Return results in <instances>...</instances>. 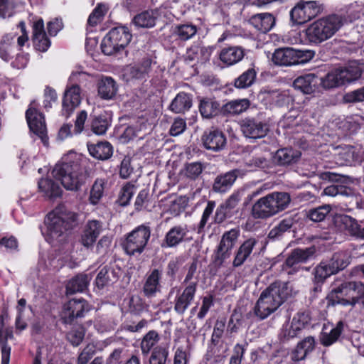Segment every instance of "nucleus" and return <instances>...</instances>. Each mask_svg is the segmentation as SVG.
I'll return each mask as SVG.
<instances>
[{
  "mask_svg": "<svg viewBox=\"0 0 364 364\" xmlns=\"http://www.w3.org/2000/svg\"><path fill=\"white\" fill-rule=\"evenodd\" d=\"M341 15L332 14L321 17L310 23L305 30V36L311 44L318 46L331 38L344 25Z\"/></svg>",
  "mask_w": 364,
  "mask_h": 364,
  "instance_id": "3",
  "label": "nucleus"
},
{
  "mask_svg": "<svg viewBox=\"0 0 364 364\" xmlns=\"http://www.w3.org/2000/svg\"><path fill=\"white\" fill-rule=\"evenodd\" d=\"M250 106V101L248 99H238L231 100L225 104L221 109L224 115L235 116L245 112Z\"/></svg>",
  "mask_w": 364,
  "mask_h": 364,
  "instance_id": "29",
  "label": "nucleus"
},
{
  "mask_svg": "<svg viewBox=\"0 0 364 364\" xmlns=\"http://www.w3.org/2000/svg\"><path fill=\"white\" fill-rule=\"evenodd\" d=\"M168 351L163 347L155 348L149 358V364H165Z\"/></svg>",
  "mask_w": 364,
  "mask_h": 364,
  "instance_id": "60",
  "label": "nucleus"
},
{
  "mask_svg": "<svg viewBox=\"0 0 364 364\" xmlns=\"http://www.w3.org/2000/svg\"><path fill=\"white\" fill-rule=\"evenodd\" d=\"M315 55L311 50H298L290 47L279 48L274 50L272 60L277 65L291 66L304 64L311 60Z\"/></svg>",
  "mask_w": 364,
  "mask_h": 364,
  "instance_id": "7",
  "label": "nucleus"
},
{
  "mask_svg": "<svg viewBox=\"0 0 364 364\" xmlns=\"http://www.w3.org/2000/svg\"><path fill=\"white\" fill-rule=\"evenodd\" d=\"M159 336L156 331H149L143 338L141 343V349L144 354H148L151 349L159 341Z\"/></svg>",
  "mask_w": 364,
  "mask_h": 364,
  "instance_id": "53",
  "label": "nucleus"
},
{
  "mask_svg": "<svg viewBox=\"0 0 364 364\" xmlns=\"http://www.w3.org/2000/svg\"><path fill=\"white\" fill-rule=\"evenodd\" d=\"M107 181L105 178H97L92 184L89 196V201L92 205H97L104 195Z\"/></svg>",
  "mask_w": 364,
  "mask_h": 364,
  "instance_id": "41",
  "label": "nucleus"
},
{
  "mask_svg": "<svg viewBox=\"0 0 364 364\" xmlns=\"http://www.w3.org/2000/svg\"><path fill=\"white\" fill-rule=\"evenodd\" d=\"M350 296L349 282L342 283L340 286L333 288L329 294V298L333 305H341V299H349Z\"/></svg>",
  "mask_w": 364,
  "mask_h": 364,
  "instance_id": "44",
  "label": "nucleus"
},
{
  "mask_svg": "<svg viewBox=\"0 0 364 364\" xmlns=\"http://www.w3.org/2000/svg\"><path fill=\"white\" fill-rule=\"evenodd\" d=\"M109 33L112 36V40L117 41L123 50L129 43L132 37L128 28L125 26L113 28L109 31Z\"/></svg>",
  "mask_w": 364,
  "mask_h": 364,
  "instance_id": "40",
  "label": "nucleus"
},
{
  "mask_svg": "<svg viewBox=\"0 0 364 364\" xmlns=\"http://www.w3.org/2000/svg\"><path fill=\"white\" fill-rule=\"evenodd\" d=\"M88 151L93 157L100 160H106L112 154V146L107 141H102L96 144L89 145Z\"/></svg>",
  "mask_w": 364,
  "mask_h": 364,
  "instance_id": "39",
  "label": "nucleus"
},
{
  "mask_svg": "<svg viewBox=\"0 0 364 364\" xmlns=\"http://www.w3.org/2000/svg\"><path fill=\"white\" fill-rule=\"evenodd\" d=\"M119 276L114 268L112 265H105L102 267L95 279L96 286L99 289L110 286L118 280Z\"/></svg>",
  "mask_w": 364,
  "mask_h": 364,
  "instance_id": "27",
  "label": "nucleus"
},
{
  "mask_svg": "<svg viewBox=\"0 0 364 364\" xmlns=\"http://www.w3.org/2000/svg\"><path fill=\"white\" fill-rule=\"evenodd\" d=\"M85 163L80 156L70 152L55 166L52 175L66 190L77 191L86 181Z\"/></svg>",
  "mask_w": 364,
  "mask_h": 364,
  "instance_id": "1",
  "label": "nucleus"
},
{
  "mask_svg": "<svg viewBox=\"0 0 364 364\" xmlns=\"http://www.w3.org/2000/svg\"><path fill=\"white\" fill-rule=\"evenodd\" d=\"M260 95L262 101L269 107L287 106L291 101V97L286 91L264 90Z\"/></svg>",
  "mask_w": 364,
  "mask_h": 364,
  "instance_id": "18",
  "label": "nucleus"
},
{
  "mask_svg": "<svg viewBox=\"0 0 364 364\" xmlns=\"http://www.w3.org/2000/svg\"><path fill=\"white\" fill-rule=\"evenodd\" d=\"M219 107L220 105L218 102L210 99H203L200 101L199 109L203 117L210 118L218 113Z\"/></svg>",
  "mask_w": 364,
  "mask_h": 364,
  "instance_id": "47",
  "label": "nucleus"
},
{
  "mask_svg": "<svg viewBox=\"0 0 364 364\" xmlns=\"http://www.w3.org/2000/svg\"><path fill=\"white\" fill-rule=\"evenodd\" d=\"M151 60L144 58L139 63L128 68L129 75L136 79H142L151 70Z\"/></svg>",
  "mask_w": 364,
  "mask_h": 364,
  "instance_id": "43",
  "label": "nucleus"
},
{
  "mask_svg": "<svg viewBox=\"0 0 364 364\" xmlns=\"http://www.w3.org/2000/svg\"><path fill=\"white\" fill-rule=\"evenodd\" d=\"M315 252L314 247L294 250L286 259L283 264V269L288 275H293L301 269L309 271V269L301 267V264L307 262L314 255Z\"/></svg>",
  "mask_w": 364,
  "mask_h": 364,
  "instance_id": "11",
  "label": "nucleus"
},
{
  "mask_svg": "<svg viewBox=\"0 0 364 364\" xmlns=\"http://www.w3.org/2000/svg\"><path fill=\"white\" fill-rule=\"evenodd\" d=\"M33 42L36 49L41 52H46L50 46L51 43L46 33L42 19H39L33 24Z\"/></svg>",
  "mask_w": 364,
  "mask_h": 364,
  "instance_id": "23",
  "label": "nucleus"
},
{
  "mask_svg": "<svg viewBox=\"0 0 364 364\" xmlns=\"http://www.w3.org/2000/svg\"><path fill=\"white\" fill-rule=\"evenodd\" d=\"M127 306L129 311L136 315L147 311L149 307L143 299L138 295L132 296L127 302Z\"/></svg>",
  "mask_w": 364,
  "mask_h": 364,
  "instance_id": "50",
  "label": "nucleus"
},
{
  "mask_svg": "<svg viewBox=\"0 0 364 364\" xmlns=\"http://www.w3.org/2000/svg\"><path fill=\"white\" fill-rule=\"evenodd\" d=\"M134 186L129 183L122 188L118 198V202L121 206H126L129 204L134 193Z\"/></svg>",
  "mask_w": 364,
  "mask_h": 364,
  "instance_id": "57",
  "label": "nucleus"
},
{
  "mask_svg": "<svg viewBox=\"0 0 364 364\" xmlns=\"http://www.w3.org/2000/svg\"><path fill=\"white\" fill-rule=\"evenodd\" d=\"M14 36L4 35L0 40V58L4 61H9L14 56Z\"/></svg>",
  "mask_w": 364,
  "mask_h": 364,
  "instance_id": "37",
  "label": "nucleus"
},
{
  "mask_svg": "<svg viewBox=\"0 0 364 364\" xmlns=\"http://www.w3.org/2000/svg\"><path fill=\"white\" fill-rule=\"evenodd\" d=\"M343 328L344 323L343 321H340L329 332L323 331L319 336L321 344L328 347L335 343L341 337L343 331Z\"/></svg>",
  "mask_w": 364,
  "mask_h": 364,
  "instance_id": "34",
  "label": "nucleus"
},
{
  "mask_svg": "<svg viewBox=\"0 0 364 364\" xmlns=\"http://www.w3.org/2000/svg\"><path fill=\"white\" fill-rule=\"evenodd\" d=\"M239 173V170L234 169L224 174L218 176L214 181L213 189L215 192H226L233 185Z\"/></svg>",
  "mask_w": 364,
  "mask_h": 364,
  "instance_id": "28",
  "label": "nucleus"
},
{
  "mask_svg": "<svg viewBox=\"0 0 364 364\" xmlns=\"http://www.w3.org/2000/svg\"><path fill=\"white\" fill-rule=\"evenodd\" d=\"M162 270L154 269L146 274L142 291L147 298L154 297L156 293L161 291L160 280Z\"/></svg>",
  "mask_w": 364,
  "mask_h": 364,
  "instance_id": "22",
  "label": "nucleus"
},
{
  "mask_svg": "<svg viewBox=\"0 0 364 364\" xmlns=\"http://www.w3.org/2000/svg\"><path fill=\"white\" fill-rule=\"evenodd\" d=\"M197 33V28L193 24H181L175 28L174 33L181 41L191 38Z\"/></svg>",
  "mask_w": 364,
  "mask_h": 364,
  "instance_id": "52",
  "label": "nucleus"
},
{
  "mask_svg": "<svg viewBox=\"0 0 364 364\" xmlns=\"http://www.w3.org/2000/svg\"><path fill=\"white\" fill-rule=\"evenodd\" d=\"M188 232L186 225H176L166 234L161 246L162 248L175 247L183 242Z\"/></svg>",
  "mask_w": 364,
  "mask_h": 364,
  "instance_id": "20",
  "label": "nucleus"
},
{
  "mask_svg": "<svg viewBox=\"0 0 364 364\" xmlns=\"http://www.w3.org/2000/svg\"><path fill=\"white\" fill-rule=\"evenodd\" d=\"M348 263L341 252H336L330 259L321 261L314 269V282L316 284L314 291H321L320 284L330 276L345 269Z\"/></svg>",
  "mask_w": 364,
  "mask_h": 364,
  "instance_id": "6",
  "label": "nucleus"
},
{
  "mask_svg": "<svg viewBox=\"0 0 364 364\" xmlns=\"http://www.w3.org/2000/svg\"><path fill=\"white\" fill-rule=\"evenodd\" d=\"M156 12L150 10L136 15L133 18L134 24L140 28H151L156 23Z\"/></svg>",
  "mask_w": 364,
  "mask_h": 364,
  "instance_id": "42",
  "label": "nucleus"
},
{
  "mask_svg": "<svg viewBox=\"0 0 364 364\" xmlns=\"http://www.w3.org/2000/svg\"><path fill=\"white\" fill-rule=\"evenodd\" d=\"M290 294L289 283L273 282L261 293L254 307L255 315L260 320L265 319L285 301Z\"/></svg>",
  "mask_w": 364,
  "mask_h": 364,
  "instance_id": "2",
  "label": "nucleus"
},
{
  "mask_svg": "<svg viewBox=\"0 0 364 364\" xmlns=\"http://www.w3.org/2000/svg\"><path fill=\"white\" fill-rule=\"evenodd\" d=\"M349 299H341L343 306H355L360 301L362 303L364 297V284L360 282H350Z\"/></svg>",
  "mask_w": 364,
  "mask_h": 364,
  "instance_id": "32",
  "label": "nucleus"
},
{
  "mask_svg": "<svg viewBox=\"0 0 364 364\" xmlns=\"http://www.w3.org/2000/svg\"><path fill=\"white\" fill-rule=\"evenodd\" d=\"M240 236V230L234 228L225 232L215 251L214 261L218 264H222L224 261L231 255V252L235 245Z\"/></svg>",
  "mask_w": 364,
  "mask_h": 364,
  "instance_id": "13",
  "label": "nucleus"
},
{
  "mask_svg": "<svg viewBox=\"0 0 364 364\" xmlns=\"http://www.w3.org/2000/svg\"><path fill=\"white\" fill-rule=\"evenodd\" d=\"M192 106V100L186 92H179L172 100L170 109L175 113H183L188 110Z\"/></svg>",
  "mask_w": 364,
  "mask_h": 364,
  "instance_id": "38",
  "label": "nucleus"
},
{
  "mask_svg": "<svg viewBox=\"0 0 364 364\" xmlns=\"http://www.w3.org/2000/svg\"><path fill=\"white\" fill-rule=\"evenodd\" d=\"M331 208L329 205L319 206L315 209L310 210L308 216L314 222L323 221L330 213Z\"/></svg>",
  "mask_w": 364,
  "mask_h": 364,
  "instance_id": "56",
  "label": "nucleus"
},
{
  "mask_svg": "<svg viewBox=\"0 0 364 364\" xmlns=\"http://www.w3.org/2000/svg\"><path fill=\"white\" fill-rule=\"evenodd\" d=\"M291 201L287 192L275 191L257 200L252 208L255 219H267L287 209Z\"/></svg>",
  "mask_w": 364,
  "mask_h": 364,
  "instance_id": "4",
  "label": "nucleus"
},
{
  "mask_svg": "<svg viewBox=\"0 0 364 364\" xmlns=\"http://www.w3.org/2000/svg\"><path fill=\"white\" fill-rule=\"evenodd\" d=\"M197 290V282H191L181 292H178L174 299V311L183 315L193 301Z\"/></svg>",
  "mask_w": 364,
  "mask_h": 364,
  "instance_id": "15",
  "label": "nucleus"
},
{
  "mask_svg": "<svg viewBox=\"0 0 364 364\" xmlns=\"http://www.w3.org/2000/svg\"><path fill=\"white\" fill-rule=\"evenodd\" d=\"M26 117L31 131L38 135L43 144H46L48 137L43 115L35 108H29L26 112Z\"/></svg>",
  "mask_w": 364,
  "mask_h": 364,
  "instance_id": "16",
  "label": "nucleus"
},
{
  "mask_svg": "<svg viewBox=\"0 0 364 364\" xmlns=\"http://www.w3.org/2000/svg\"><path fill=\"white\" fill-rule=\"evenodd\" d=\"M343 99L344 101L347 103H353L363 101L364 87L346 93L344 95Z\"/></svg>",
  "mask_w": 364,
  "mask_h": 364,
  "instance_id": "64",
  "label": "nucleus"
},
{
  "mask_svg": "<svg viewBox=\"0 0 364 364\" xmlns=\"http://www.w3.org/2000/svg\"><path fill=\"white\" fill-rule=\"evenodd\" d=\"M219 57L223 63L228 66L232 65L243 58L244 50L238 46L225 48L221 50Z\"/></svg>",
  "mask_w": 364,
  "mask_h": 364,
  "instance_id": "31",
  "label": "nucleus"
},
{
  "mask_svg": "<svg viewBox=\"0 0 364 364\" xmlns=\"http://www.w3.org/2000/svg\"><path fill=\"white\" fill-rule=\"evenodd\" d=\"M90 310V306L84 299H74L63 305L61 311V319L65 324H71L74 321L85 316Z\"/></svg>",
  "mask_w": 364,
  "mask_h": 364,
  "instance_id": "12",
  "label": "nucleus"
},
{
  "mask_svg": "<svg viewBox=\"0 0 364 364\" xmlns=\"http://www.w3.org/2000/svg\"><path fill=\"white\" fill-rule=\"evenodd\" d=\"M294 225V220L291 218H287L279 222L269 232L268 237L270 239H277L281 237L284 232L289 231Z\"/></svg>",
  "mask_w": 364,
  "mask_h": 364,
  "instance_id": "48",
  "label": "nucleus"
},
{
  "mask_svg": "<svg viewBox=\"0 0 364 364\" xmlns=\"http://www.w3.org/2000/svg\"><path fill=\"white\" fill-rule=\"evenodd\" d=\"M255 77L256 73L255 70L248 69L235 80V86L240 89L248 87L254 82Z\"/></svg>",
  "mask_w": 364,
  "mask_h": 364,
  "instance_id": "55",
  "label": "nucleus"
},
{
  "mask_svg": "<svg viewBox=\"0 0 364 364\" xmlns=\"http://www.w3.org/2000/svg\"><path fill=\"white\" fill-rule=\"evenodd\" d=\"M204 147L213 151H219L226 145L225 134L218 129H210L204 132L202 136Z\"/></svg>",
  "mask_w": 364,
  "mask_h": 364,
  "instance_id": "17",
  "label": "nucleus"
},
{
  "mask_svg": "<svg viewBox=\"0 0 364 364\" xmlns=\"http://www.w3.org/2000/svg\"><path fill=\"white\" fill-rule=\"evenodd\" d=\"M12 336V332L6 331L5 338L2 337V342L0 343V346H1V364H9L11 348L6 342L8 338Z\"/></svg>",
  "mask_w": 364,
  "mask_h": 364,
  "instance_id": "62",
  "label": "nucleus"
},
{
  "mask_svg": "<svg viewBox=\"0 0 364 364\" xmlns=\"http://www.w3.org/2000/svg\"><path fill=\"white\" fill-rule=\"evenodd\" d=\"M117 92L115 81L110 77L102 78L98 83V95L104 100H112Z\"/></svg>",
  "mask_w": 364,
  "mask_h": 364,
  "instance_id": "35",
  "label": "nucleus"
},
{
  "mask_svg": "<svg viewBox=\"0 0 364 364\" xmlns=\"http://www.w3.org/2000/svg\"><path fill=\"white\" fill-rule=\"evenodd\" d=\"M341 221L344 225L346 230L350 235L363 238V228H361L356 220L350 216L345 215L341 218Z\"/></svg>",
  "mask_w": 364,
  "mask_h": 364,
  "instance_id": "46",
  "label": "nucleus"
},
{
  "mask_svg": "<svg viewBox=\"0 0 364 364\" xmlns=\"http://www.w3.org/2000/svg\"><path fill=\"white\" fill-rule=\"evenodd\" d=\"M212 54V48L200 44L192 45L186 51V61L203 63L209 60Z\"/></svg>",
  "mask_w": 364,
  "mask_h": 364,
  "instance_id": "25",
  "label": "nucleus"
},
{
  "mask_svg": "<svg viewBox=\"0 0 364 364\" xmlns=\"http://www.w3.org/2000/svg\"><path fill=\"white\" fill-rule=\"evenodd\" d=\"M151 0H125L122 6L129 11L134 12L146 7Z\"/></svg>",
  "mask_w": 364,
  "mask_h": 364,
  "instance_id": "63",
  "label": "nucleus"
},
{
  "mask_svg": "<svg viewBox=\"0 0 364 364\" xmlns=\"http://www.w3.org/2000/svg\"><path fill=\"white\" fill-rule=\"evenodd\" d=\"M323 194L331 197L338 195L348 197L353 196V192L350 188L345 186L331 185L324 188Z\"/></svg>",
  "mask_w": 364,
  "mask_h": 364,
  "instance_id": "54",
  "label": "nucleus"
},
{
  "mask_svg": "<svg viewBox=\"0 0 364 364\" xmlns=\"http://www.w3.org/2000/svg\"><path fill=\"white\" fill-rule=\"evenodd\" d=\"M323 9L317 1L301 0L291 9L290 20L294 25L304 24L321 14Z\"/></svg>",
  "mask_w": 364,
  "mask_h": 364,
  "instance_id": "8",
  "label": "nucleus"
},
{
  "mask_svg": "<svg viewBox=\"0 0 364 364\" xmlns=\"http://www.w3.org/2000/svg\"><path fill=\"white\" fill-rule=\"evenodd\" d=\"M319 83V78L314 73H308L296 77L293 86L304 94L309 95L314 92Z\"/></svg>",
  "mask_w": 364,
  "mask_h": 364,
  "instance_id": "24",
  "label": "nucleus"
},
{
  "mask_svg": "<svg viewBox=\"0 0 364 364\" xmlns=\"http://www.w3.org/2000/svg\"><path fill=\"white\" fill-rule=\"evenodd\" d=\"M101 49L104 54L111 55L122 50V47L117 41L112 40V36L108 33L102 39L101 43Z\"/></svg>",
  "mask_w": 364,
  "mask_h": 364,
  "instance_id": "51",
  "label": "nucleus"
},
{
  "mask_svg": "<svg viewBox=\"0 0 364 364\" xmlns=\"http://www.w3.org/2000/svg\"><path fill=\"white\" fill-rule=\"evenodd\" d=\"M85 76V73L77 72L73 73L69 78L72 85L65 90L63 99L62 113L66 117H68L80 104V88L77 82Z\"/></svg>",
  "mask_w": 364,
  "mask_h": 364,
  "instance_id": "10",
  "label": "nucleus"
},
{
  "mask_svg": "<svg viewBox=\"0 0 364 364\" xmlns=\"http://www.w3.org/2000/svg\"><path fill=\"white\" fill-rule=\"evenodd\" d=\"M107 11V7L105 4H99L90 14L87 19L88 24L91 26H96L99 22L102 21Z\"/></svg>",
  "mask_w": 364,
  "mask_h": 364,
  "instance_id": "58",
  "label": "nucleus"
},
{
  "mask_svg": "<svg viewBox=\"0 0 364 364\" xmlns=\"http://www.w3.org/2000/svg\"><path fill=\"white\" fill-rule=\"evenodd\" d=\"M341 70L346 83L357 80L361 77L362 68L356 62H352L347 66L341 67Z\"/></svg>",
  "mask_w": 364,
  "mask_h": 364,
  "instance_id": "45",
  "label": "nucleus"
},
{
  "mask_svg": "<svg viewBox=\"0 0 364 364\" xmlns=\"http://www.w3.org/2000/svg\"><path fill=\"white\" fill-rule=\"evenodd\" d=\"M204 166L200 162L187 164L185 168V175L191 179H196L203 172Z\"/></svg>",
  "mask_w": 364,
  "mask_h": 364,
  "instance_id": "61",
  "label": "nucleus"
},
{
  "mask_svg": "<svg viewBox=\"0 0 364 364\" xmlns=\"http://www.w3.org/2000/svg\"><path fill=\"white\" fill-rule=\"evenodd\" d=\"M151 236V228L147 225H141L129 232L123 243L125 252L129 255L141 254Z\"/></svg>",
  "mask_w": 364,
  "mask_h": 364,
  "instance_id": "9",
  "label": "nucleus"
},
{
  "mask_svg": "<svg viewBox=\"0 0 364 364\" xmlns=\"http://www.w3.org/2000/svg\"><path fill=\"white\" fill-rule=\"evenodd\" d=\"M250 23L262 33L269 31L275 24L274 16L269 13H261L253 15L249 20Z\"/></svg>",
  "mask_w": 364,
  "mask_h": 364,
  "instance_id": "26",
  "label": "nucleus"
},
{
  "mask_svg": "<svg viewBox=\"0 0 364 364\" xmlns=\"http://www.w3.org/2000/svg\"><path fill=\"white\" fill-rule=\"evenodd\" d=\"M91 280V277L85 274H80L72 278L66 285V293L73 294L85 290Z\"/></svg>",
  "mask_w": 364,
  "mask_h": 364,
  "instance_id": "33",
  "label": "nucleus"
},
{
  "mask_svg": "<svg viewBox=\"0 0 364 364\" xmlns=\"http://www.w3.org/2000/svg\"><path fill=\"white\" fill-rule=\"evenodd\" d=\"M241 130L246 137L257 139L267 134L269 126L257 119L245 118L241 123Z\"/></svg>",
  "mask_w": 364,
  "mask_h": 364,
  "instance_id": "14",
  "label": "nucleus"
},
{
  "mask_svg": "<svg viewBox=\"0 0 364 364\" xmlns=\"http://www.w3.org/2000/svg\"><path fill=\"white\" fill-rule=\"evenodd\" d=\"M38 188L44 196L53 199L60 197L62 188L58 182L49 178H43L38 181Z\"/></svg>",
  "mask_w": 364,
  "mask_h": 364,
  "instance_id": "30",
  "label": "nucleus"
},
{
  "mask_svg": "<svg viewBox=\"0 0 364 364\" xmlns=\"http://www.w3.org/2000/svg\"><path fill=\"white\" fill-rule=\"evenodd\" d=\"M302 330V326L300 323H296L294 318L291 325H285L283 326L280 333L281 340L283 342L287 341L289 339L294 338L299 336Z\"/></svg>",
  "mask_w": 364,
  "mask_h": 364,
  "instance_id": "49",
  "label": "nucleus"
},
{
  "mask_svg": "<svg viewBox=\"0 0 364 364\" xmlns=\"http://www.w3.org/2000/svg\"><path fill=\"white\" fill-rule=\"evenodd\" d=\"M257 244L258 240L254 237L245 240L235 252L232 266L234 267L242 266L250 258Z\"/></svg>",
  "mask_w": 364,
  "mask_h": 364,
  "instance_id": "21",
  "label": "nucleus"
},
{
  "mask_svg": "<svg viewBox=\"0 0 364 364\" xmlns=\"http://www.w3.org/2000/svg\"><path fill=\"white\" fill-rule=\"evenodd\" d=\"M301 156L299 151L292 149H279L274 156V160L280 165H287L295 163Z\"/></svg>",
  "mask_w": 364,
  "mask_h": 364,
  "instance_id": "36",
  "label": "nucleus"
},
{
  "mask_svg": "<svg viewBox=\"0 0 364 364\" xmlns=\"http://www.w3.org/2000/svg\"><path fill=\"white\" fill-rule=\"evenodd\" d=\"M103 230L102 222L97 220L87 221L81 235L80 242L85 247H92Z\"/></svg>",
  "mask_w": 364,
  "mask_h": 364,
  "instance_id": "19",
  "label": "nucleus"
},
{
  "mask_svg": "<svg viewBox=\"0 0 364 364\" xmlns=\"http://www.w3.org/2000/svg\"><path fill=\"white\" fill-rule=\"evenodd\" d=\"M77 220L75 213L65 210L63 207H58L49 213L45 220L48 234L53 239H58L67 230L72 228Z\"/></svg>",
  "mask_w": 364,
  "mask_h": 364,
  "instance_id": "5",
  "label": "nucleus"
},
{
  "mask_svg": "<svg viewBox=\"0 0 364 364\" xmlns=\"http://www.w3.org/2000/svg\"><path fill=\"white\" fill-rule=\"evenodd\" d=\"M108 126L109 122L107 119L102 116L94 117L91 124L92 130L97 135L105 134Z\"/></svg>",
  "mask_w": 364,
  "mask_h": 364,
  "instance_id": "59",
  "label": "nucleus"
}]
</instances>
